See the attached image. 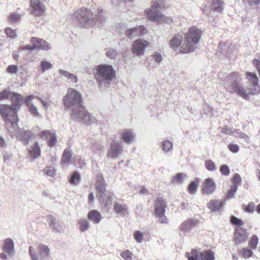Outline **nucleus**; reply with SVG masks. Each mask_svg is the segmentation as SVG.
<instances>
[{"mask_svg":"<svg viewBox=\"0 0 260 260\" xmlns=\"http://www.w3.org/2000/svg\"><path fill=\"white\" fill-rule=\"evenodd\" d=\"M247 78L252 85L253 87L245 88L239 82L241 78L239 74L237 72H233L227 77L226 85L229 86L230 92L236 93L238 95L244 99H248L251 94H254L259 88L258 84V78L256 75L252 73H247Z\"/></svg>","mask_w":260,"mask_h":260,"instance_id":"obj_1","label":"nucleus"},{"mask_svg":"<svg viewBox=\"0 0 260 260\" xmlns=\"http://www.w3.org/2000/svg\"><path fill=\"white\" fill-rule=\"evenodd\" d=\"M201 31L195 26L190 27L183 40L180 35L174 37L170 41V46L175 50L180 47V52L188 53L193 51L197 47L201 36Z\"/></svg>","mask_w":260,"mask_h":260,"instance_id":"obj_2","label":"nucleus"},{"mask_svg":"<svg viewBox=\"0 0 260 260\" xmlns=\"http://www.w3.org/2000/svg\"><path fill=\"white\" fill-rule=\"evenodd\" d=\"M86 9L77 10L73 15V18L84 27H87L93 24V22L99 21L103 23L105 21V17L103 13L102 9H98L97 13L93 17V14Z\"/></svg>","mask_w":260,"mask_h":260,"instance_id":"obj_3","label":"nucleus"},{"mask_svg":"<svg viewBox=\"0 0 260 260\" xmlns=\"http://www.w3.org/2000/svg\"><path fill=\"white\" fill-rule=\"evenodd\" d=\"M94 75L99 85L106 86L115 78V71L111 65L101 64L96 67Z\"/></svg>","mask_w":260,"mask_h":260,"instance_id":"obj_4","label":"nucleus"},{"mask_svg":"<svg viewBox=\"0 0 260 260\" xmlns=\"http://www.w3.org/2000/svg\"><path fill=\"white\" fill-rule=\"evenodd\" d=\"M18 110L16 105H0V114L4 119L6 127L9 131H11V126L14 129L17 127Z\"/></svg>","mask_w":260,"mask_h":260,"instance_id":"obj_5","label":"nucleus"},{"mask_svg":"<svg viewBox=\"0 0 260 260\" xmlns=\"http://www.w3.org/2000/svg\"><path fill=\"white\" fill-rule=\"evenodd\" d=\"M71 110V116L74 120L85 123L86 124H91L96 122V118L86 110L82 104Z\"/></svg>","mask_w":260,"mask_h":260,"instance_id":"obj_6","label":"nucleus"},{"mask_svg":"<svg viewBox=\"0 0 260 260\" xmlns=\"http://www.w3.org/2000/svg\"><path fill=\"white\" fill-rule=\"evenodd\" d=\"M163 6L162 0L153 2L151 7L146 11L147 17L150 20L158 23L166 21V17L159 11Z\"/></svg>","mask_w":260,"mask_h":260,"instance_id":"obj_7","label":"nucleus"},{"mask_svg":"<svg viewBox=\"0 0 260 260\" xmlns=\"http://www.w3.org/2000/svg\"><path fill=\"white\" fill-rule=\"evenodd\" d=\"M63 104L66 108L72 109L82 104L81 94L73 88H69L63 98Z\"/></svg>","mask_w":260,"mask_h":260,"instance_id":"obj_8","label":"nucleus"},{"mask_svg":"<svg viewBox=\"0 0 260 260\" xmlns=\"http://www.w3.org/2000/svg\"><path fill=\"white\" fill-rule=\"evenodd\" d=\"M166 206V203L162 198L156 199L154 205L155 214L160 223L166 224L168 222V218L165 215Z\"/></svg>","mask_w":260,"mask_h":260,"instance_id":"obj_9","label":"nucleus"},{"mask_svg":"<svg viewBox=\"0 0 260 260\" xmlns=\"http://www.w3.org/2000/svg\"><path fill=\"white\" fill-rule=\"evenodd\" d=\"M185 255L188 260H214V253L210 250L201 252L194 249L190 253L186 252Z\"/></svg>","mask_w":260,"mask_h":260,"instance_id":"obj_10","label":"nucleus"},{"mask_svg":"<svg viewBox=\"0 0 260 260\" xmlns=\"http://www.w3.org/2000/svg\"><path fill=\"white\" fill-rule=\"evenodd\" d=\"M149 45V42L143 39H137L132 45V51L137 56L143 54L146 48Z\"/></svg>","mask_w":260,"mask_h":260,"instance_id":"obj_11","label":"nucleus"},{"mask_svg":"<svg viewBox=\"0 0 260 260\" xmlns=\"http://www.w3.org/2000/svg\"><path fill=\"white\" fill-rule=\"evenodd\" d=\"M98 198L104 207L109 210L111 207L113 201L115 198V196L112 191H107L102 193V194H100Z\"/></svg>","mask_w":260,"mask_h":260,"instance_id":"obj_12","label":"nucleus"},{"mask_svg":"<svg viewBox=\"0 0 260 260\" xmlns=\"http://www.w3.org/2000/svg\"><path fill=\"white\" fill-rule=\"evenodd\" d=\"M122 151V147L121 144L116 141H113L110 145L107 156L113 158H117Z\"/></svg>","mask_w":260,"mask_h":260,"instance_id":"obj_13","label":"nucleus"},{"mask_svg":"<svg viewBox=\"0 0 260 260\" xmlns=\"http://www.w3.org/2000/svg\"><path fill=\"white\" fill-rule=\"evenodd\" d=\"M248 237L247 230L241 228H236L234 234V241L236 245H239L245 241Z\"/></svg>","mask_w":260,"mask_h":260,"instance_id":"obj_14","label":"nucleus"},{"mask_svg":"<svg viewBox=\"0 0 260 260\" xmlns=\"http://www.w3.org/2000/svg\"><path fill=\"white\" fill-rule=\"evenodd\" d=\"M216 185L213 179L208 178L206 179L202 186V191L204 193L211 194L216 190Z\"/></svg>","mask_w":260,"mask_h":260,"instance_id":"obj_15","label":"nucleus"},{"mask_svg":"<svg viewBox=\"0 0 260 260\" xmlns=\"http://www.w3.org/2000/svg\"><path fill=\"white\" fill-rule=\"evenodd\" d=\"M95 180L96 195L97 197H98L100 196V194H102V193L107 191H106V184L105 183V181L103 176L100 173H98L96 175Z\"/></svg>","mask_w":260,"mask_h":260,"instance_id":"obj_16","label":"nucleus"},{"mask_svg":"<svg viewBox=\"0 0 260 260\" xmlns=\"http://www.w3.org/2000/svg\"><path fill=\"white\" fill-rule=\"evenodd\" d=\"M40 137L42 139L47 140L50 146H54L56 143V137L53 131H43L40 133Z\"/></svg>","mask_w":260,"mask_h":260,"instance_id":"obj_17","label":"nucleus"},{"mask_svg":"<svg viewBox=\"0 0 260 260\" xmlns=\"http://www.w3.org/2000/svg\"><path fill=\"white\" fill-rule=\"evenodd\" d=\"M197 224V221L193 219H189L184 221L180 226L179 234L182 235L184 233L189 232Z\"/></svg>","mask_w":260,"mask_h":260,"instance_id":"obj_18","label":"nucleus"},{"mask_svg":"<svg viewBox=\"0 0 260 260\" xmlns=\"http://www.w3.org/2000/svg\"><path fill=\"white\" fill-rule=\"evenodd\" d=\"M115 213L120 217H125L128 214V208L125 204L115 203L114 205Z\"/></svg>","mask_w":260,"mask_h":260,"instance_id":"obj_19","label":"nucleus"},{"mask_svg":"<svg viewBox=\"0 0 260 260\" xmlns=\"http://www.w3.org/2000/svg\"><path fill=\"white\" fill-rule=\"evenodd\" d=\"M146 32V29L143 26H139L127 29L125 31V35L129 38H131L145 34Z\"/></svg>","mask_w":260,"mask_h":260,"instance_id":"obj_20","label":"nucleus"},{"mask_svg":"<svg viewBox=\"0 0 260 260\" xmlns=\"http://www.w3.org/2000/svg\"><path fill=\"white\" fill-rule=\"evenodd\" d=\"M31 43L34 44L35 47H36V49L48 50L51 48V46L44 40L36 37L31 38Z\"/></svg>","mask_w":260,"mask_h":260,"instance_id":"obj_21","label":"nucleus"},{"mask_svg":"<svg viewBox=\"0 0 260 260\" xmlns=\"http://www.w3.org/2000/svg\"><path fill=\"white\" fill-rule=\"evenodd\" d=\"M30 5L32 11L37 15H42L45 11L44 6L39 0H31Z\"/></svg>","mask_w":260,"mask_h":260,"instance_id":"obj_22","label":"nucleus"},{"mask_svg":"<svg viewBox=\"0 0 260 260\" xmlns=\"http://www.w3.org/2000/svg\"><path fill=\"white\" fill-rule=\"evenodd\" d=\"M35 98L33 95L28 96L25 100V103L29 109V112L34 116L37 117L40 116V114L38 111L37 108L31 102L32 100Z\"/></svg>","mask_w":260,"mask_h":260,"instance_id":"obj_23","label":"nucleus"},{"mask_svg":"<svg viewBox=\"0 0 260 260\" xmlns=\"http://www.w3.org/2000/svg\"><path fill=\"white\" fill-rule=\"evenodd\" d=\"M40 255L43 260H48L50 256V250L48 246L43 244L38 245Z\"/></svg>","mask_w":260,"mask_h":260,"instance_id":"obj_24","label":"nucleus"},{"mask_svg":"<svg viewBox=\"0 0 260 260\" xmlns=\"http://www.w3.org/2000/svg\"><path fill=\"white\" fill-rule=\"evenodd\" d=\"M9 99H10L12 102V105H16L17 106V109L19 110L22 103L23 98L22 95L19 94L11 92V95H10Z\"/></svg>","mask_w":260,"mask_h":260,"instance_id":"obj_25","label":"nucleus"},{"mask_svg":"<svg viewBox=\"0 0 260 260\" xmlns=\"http://www.w3.org/2000/svg\"><path fill=\"white\" fill-rule=\"evenodd\" d=\"M224 201L212 200L208 204V207L212 212L218 211L224 204Z\"/></svg>","mask_w":260,"mask_h":260,"instance_id":"obj_26","label":"nucleus"},{"mask_svg":"<svg viewBox=\"0 0 260 260\" xmlns=\"http://www.w3.org/2000/svg\"><path fill=\"white\" fill-rule=\"evenodd\" d=\"M28 153L31 158L35 159L40 156L41 149L38 143L36 142L28 149Z\"/></svg>","mask_w":260,"mask_h":260,"instance_id":"obj_27","label":"nucleus"},{"mask_svg":"<svg viewBox=\"0 0 260 260\" xmlns=\"http://www.w3.org/2000/svg\"><path fill=\"white\" fill-rule=\"evenodd\" d=\"M4 249L9 254H13L14 252V242L10 238H7L4 241Z\"/></svg>","mask_w":260,"mask_h":260,"instance_id":"obj_28","label":"nucleus"},{"mask_svg":"<svg viewBox=\"0 0 260 260\" xmlns=\"http://www.w3.org/2000/svg\"><path fill=\"white\" fill-rule=\"evenodd\" d=\"M88 218L93 223H99L102 218L101 214L97 210H93L89 212L88 214Z\"/></svg>","mask_w":260,"mask_h":260,"instance_id":"obj_29","label":"nucleus"},{"mask_svg":"<svg viewBox=\"0 0 260 260\" xmlns=\"http://www.w3.org/2000/svg\"><path fill=\"white\" fill-rule=\"evenodd\" d=\"M72 155L71 151L69 148H66L63 153L61 163L63 165H68L70 162V159Z\"/></svg>","mask_w":260,"mask_h":260,"instance_id":"obj_30","label":"nucleus"},{"mask_svg":"<svg viewBox=\"0 0 260 260\" xmlns=\"http://www.w3.org/2000/svg\"><path fill=\"white\" fill-rule=\"evenodd\" d=\"M122 136L124 142L127 144H130L134 141L135 135L131 130H127L123 132Z\"/></svg>","mask_w":260,"mask_h":260,"instance_id":"obj_31","label":"nucleus"},{"mask_svg":"<svg viewBox=\"0 0 260 260\" xmlns=\"http://www.w3.org/2000/svg\"><path fill=\"white\" fill-rule=\"evenodd\" d=\"M58 73L60 75L66 77L69 80H70L74 83H76L78 81V78L76 75L71 74L67 71L59 69L58 70Z\"/></svg>","mask_w":260,"mask_h":260,"instance_id":"obj_32","label":"nucleus"},{"mask_svg":"<svg viewBox=\"0 0 260 260\" xmlns=\"http://www.w3.org/2000/svg\"><path fill=\"white\" fill-rule=\"evenodd\" d=\"M22 15L20 13L17 12H13L11 13L8 16L9 22L13 24L19 22L21 20Z\"/></svg>","mask_w":260,"mask_h":260,"instance_id":"obj_33","label":"nucleus"},{"mask_svg":"<svg viewBox=\"0 0 260 260\" xmlns=\"http://www.w3.org/2000/svg\"><path fill=\"white\" fill-rule=\"evenodd\" d=\"M223 3L221 0H212L211 7L214 10L220 11L223 10Z\"/></svg>","mask_w":260,"mask_h":260,"instance_id":"obj_34","label":"nucleus"},{"mask_svg":"<svg viewBox=\"0 0 260 260\" xmlns=\"http://www.w3.org/2000/svg\"><path fill=\"white\" fill-rule=\"evenodd\" d=\"M51 229L54 232L63 233L64 229V224L62 222L57 221Z\"/></svg>","mask_w":260,"mask_h":260,"instance_id":"obj_35","label":"nucleus"},{"mask_svg":"<svg viewBox=\"0 0 260 260\" xmlns=\"http://www.w3.org/2000/svg\"><path fill=\"white\" fill-rule=\"evenodd\" d=\"M161 146L162 150L165 153L168 152L173 148L172 143L168 140H164L162 143Z\"/></svg>","mask_w":260,"mask_h":260,"instance_id":"obj_36","label":"nucleus"},{"mask_svg":"<svg viewBox=\"0 0 260 260\" xmlns=\"http://www.w3.org/2000/svg\"><path fill=\"white\" fill-rule=\"evenodd\" d=\"M258 243V239L256 235H253L250 238L248 242L249 248L251 249H255Z\"/></svg>","mask_w":260,"mask_h":260,"instance_id":"obj_37","label":"nucleus"},{"mask_svg":"<svg viewBox=\"0 0 260 260\" xmlns=\"http://www.w3.org/2000/svg\"><path fill=\"white\" fill-rule=\"evenodd\" d=\"M79 225V230L83 232L89 229V224L87 220L85 219H80L78 222Z\"/></svg>","mask_w":260,"mask_h":260,"instance_id":"obj_38","label":"nucleus"},{"mask_svg":"<svg viewBox=\"0 0 260 260\" xmlns=\"http://www.w3.org/2000/svg\"><path fill=\"white\" fill-rule=\"evenodd\" d=\"M240 253L242 256L245 258H248L252 257L253 253L252 251V249H250L249 248H243L240 250Z\"/></svg>","mask_w":260,"mask_h":260,"instance_id":"obj_39","label":"nucleus"},{"mask_svg":"<svg viewBox=\"0 0 260 260\" xmlns=\"http://www.w3.org/2000/svg\"><path fill=\"white\" fill-rule=\"evenodd\" d=\"M221 132L226 135L236 136V133H239V129H233L232 128L226 126L224 128H222Z\"/></svg>","mask_w":260,"mask_h":260,"instance_id":"obj_40","label":"nucleus"},{"mask_svg":"<svg viewBox=\"0 0 260 260\" xmlns=\"http://www.w3.org/2000/svg\"><path fill=\"white\" fill-rule=\"evenodd\" d=\"M5 32L8 37L11 39H15L17 37L16 29H13L11 27H7L5 29Z\"/></svg>","mask_w":260,"mask_h":260,"instance_id":"obj_41","label":"nucleus"},{"mask_svg":"<svg viewBox=\"0 0 260 260\" xmlns=\"http://www.w3.org/2000/svg\"><path fill=\"white\" fill-rule=\"evenodd\" d=\"M21 137L24 145L28 144L29 139H30L31 134L30 132L23 131L21 132Z\"/></svg>","mask_w":260,"mask_h":260,"instance_id":"obj_42","label":"nucleus"},{"mask_svg":"<svg viewBox=\"0 0 260 260\" xmlns=\"http://www.w3.org/2000/svg\"><path fill=\"white\" fill-rule=\"evenodd\" d=\"M80 180V174L77 172H74L70 178V182L72 184L77 185L79 182Z\"/></svg>","mask_w":260,"mask_h":260,"instance_id":"obj_43","label":"nucleus"},{"mask_svg":"<svg viewBox=\"0 0 260 260\" xmlns=\"http://www.w3.org/2000/svg\"><path fill=\"white\" fill-rule=\"evenodd\" d=\"M41 66L43 73L52 67V64L49 61L46 60H43L41 61Z\"/></svg>","mask_w":260,"mask_h":260,"instance_id":"obj_44","label":"nucleus"},{"mask_svg":"<svg viewBox=\"0 0 260 260\" xmlns=\"http://www.w3.org/2000/svg\"><path fill=\"white\" fill-rule=\"evenodd\" d=\"M43 171L46 175L51 177H53L56 175L55 170L51 167H46Z\"/></svg>","mask_w":260,"mask_h":260,"instance_id":"obj_45","label":"nucleus"},{"mask_svg":"<svg viewBox=\"0 0 260 260\" xmlns=\"http://www.w3.org/2000/svg\"><path fill=\"white\" fill-rule=\"evenodd\" d=\"M185 176V174L183 173H177L174 177L172 182L175 183H181L183 181V178Z\"/></svg>","mask_w":260,"mask_h":260,"instance_id":"obj_46","label":"nucleus"},{"mask_svg":"<svg viewBox=\"0 0 260 260\" xmlns=\"http://www.w3.org/2000/svg\"><path fill=\"white\" fill-rule=\"evenodd\" d=\"M28 252L31 260H38V255L36 252L35 248L33 246H30L29 247Z\"/></svg>","mask_w":260,"mask_h":260,"instance_id":"obj_47","label":"nucleus"},{"mask_svg":"<svg viewBox=\"0 0 260 260\" xmlns=\"http://www.w3.org/2000/svg\"><path fill=\"white\" fill-rule=\"evenodd\" d=\"M205 165L206 168L209 171H214L216 169L214 162L210 159L206 160Z\"/></svg>","mask_w":260,"mask_h":260,"instance_id":"obj_48","label":"nucleus"},{"mask_svg":"<svg viewBox=\"0 0 260 260\" xmlns=\"http://www.w3.org/2000/svg\"><path fill=\"white\" fill-rule=\"evenodd\" d=\"M133 253L128 250H125L120 253L121 256L124 260H132Z\"/></svg>","mask_w":260,"mask_h":260,"instance_id":"obj_49","label":"nucleus"},{"mask_svg":"<svg viewBox=\"0 0 260 260\" xmlns=\"http://www.w3.org/2000/svg\"><path fill=\"white\" fill-rule=\"evenodd\" d=\"M238 189L237 185H233L227 193V198L232 199L234 198V194L236 193Z\"/></svg>","mask_w":260,"mask_h":260,"instance_id":"obj_50","label":"nucleus"},{"mask_svg":"<svg viewBox=\"0 0 260 260\" xmlns=\"http://www.w3.org/2000/svg\"><path fill=\"white\" fill-rule=\"evenodd\" d=\"M49 227L51 229L57 222V220L52 215H48L46 217Z\"/></svg>","mask_w":260,"mask_h":260,"instance_id":"obj_51","label":"nucleus"},{"mask_svg":"<svg viewBox=\"0 0 260 260\" xmlns=\"http://www.w3.org/2000/svg\"><path fill=\"white\" fill-rule=\"evenodd\" d=\"M106 54L109 58L114 59L116 57L117 53L115 49L113 48H108L107 49Z\"/></svg>","mask_w":260,"mask_h":260,"instance_id":"obj_52","label":"nucleus"},{"mask_svg":"<svg viewBox=\"0 0 260 260\" xmlns=\"http://www.w3.org/2000/svg\"><path fill=\"white\" fill-rule=\"evenodd\" d=\"M11 91L8 89H5L0 93V101L5 99H9L11 95Z\"/></svg>","mask_w":260,"mask_h":260,"instance_id":"obj_53","label":"nucleus"},{"mask_svg":"<svg viewBox=\"0 0 260 260\" xmlns=\"http://www.w3.org/2000/svg\"><path fill=\"white\" fill-rule=\"evenodd\" d=\"M231 222L233 224L237 225L236 228H241L240 226L244 224L243 221L241 219L235 216L232 217Z\"/></svg>","mask_w":260,"mask_h":260,"instance_id":"obj_54","label":"nucleus"},{"mask_svg":"<svg viewBox=\"0 0 260 260\" xmlns=\"http://www.w3.org/2000/svg\"><path fill=\"white\" fill-rule=\"evenodd\" d=\"M18 70V68L15 65H10L7 68V72L8 73L13 74H16Z\"/></svg>","mask_w":260,"mask_h":260,"instance_id":"obj_55","label":"nucleus"},{"mask_svg":"<svg viewBox=\"0 0 260 260\" xmlns=\"http://www.w3.org/2000/svg\"><path fill=\"white\" fill-rule=\"evenodd\" d=\"M197 187L198 186L197 182L194 181L192 182L189 184L188 188L189 193L191 194H194L197 191Z\"/></svg>","mask_w":260,"mask_h":260,"instance_id":"obj_56","label":"nucleus"},{"mask_svg":"<svg viewBox=\"0 0 260 260\" xmlns=\"http://www.w3.org/2000/svg\"><path fill=\"white\" fill-rule=\"evenodd\" d=\"M134 236L135 240L137 241V242H138V243L142 242L143 239V236L142 233L140 231H136L135 233Z\"/></svg>","mask_w":260,"mask_h":260,"instance_id":"obj_57","label":"nucleus"},{"mask_svg":"<svg viewBox=\"0 0 260 260\" xmlns=\"http://www.w3.org/2000/svg\"><path fill=\"white\" fill-rule=\"evenodd\" d=\"M242 1L248 5L260 7V0H242Z\"/></svg>","mask_w":260,"mask_h":260,"instance_id":"obj_58","label":"nucleus"},{"mask_svg":"<svg viewBox=\"0 0 260 260\" xmlns=\"http://www.w3.org/2000/svg\"><path fill=\"white\" fill-rule=\"evenodd\" d=\"M236 137H239L240 139H244L246 142H249V137L245 133L239 131V133H236Z\"/></svg>","mask_w":260,"mask_h":260,"instance_id":"obj_59","label":"nucleus"},{"mask_svg":"<svg viewBox=\"0 0 260 260\" xmlns=\"http://www.w3.org/2000/svg\"><path fill=\"white\" fill-rule=\"evenodd\" d=\"M152 57L155 62L158 64L160 63L162 60V56L158 52H155L152 55Z\"/></svg>","mask_w":260,"mask_h":260,"instance_id":"obj_60","label":"nucleus"},{"mask_svg":"<svg viewBox=\"0 0 260 260\" xmlns=\"http://www.w3.org/2000/svg\"><path fill=\"white\" fill-rule=\"evenodd\" d=\"M220 171L221 173L223 175H229L230 174V169L228 166L222 165L220 168Z\"/></svg>","mask_w":260,"mask_h":260,"instance_id":"obj_61","label":"nucleus"},{"mask_svg":"<svg viewBox=\"0 0 260 260\" xmlns=\"http://www.w3.org/2000/svg\"><path fill=\"white\" fill-rule=\"evenodd\" d=\"M255 209V204L251 202L248 204L246 208H245L246 212L251 213H253Z\"/></svg>","mask_w":260,"mask_h":260,"instance_id":"obj_62","label":"nucleus"},{"mask_svg":"<svg viewBox=\"0 0 260 260\" xmlns=\"http://www.w3.org/2000/svg\"><path fill=\"white\" fill-rule=\"evenodd\" d=\"M228 148L230 151L234 153H237L239 150V147L236 144H230L228 145Z\"/></svg>","mask_w":260,"mask_h":260,"instance_id":"obj_63","label":"nucleus"},{"mask_svg":"<svg viewBox=\"0 0 260 260\" xmlns=\"http://www.w3.org/2000/svg\"><path fill=\"white\" fill-rule=\"evenodd\" d=\"M233 181L234 182V184L237 185L240 184L241 182L240 176L238 174H235L234 176Z\"/></svg>","mask_w":260,"mask_h":260,"instance_id":"obj_64","label":"nucleus"}]
</instances>
